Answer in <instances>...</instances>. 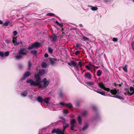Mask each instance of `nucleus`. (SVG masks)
I'll list each match as a JSON object with an SVG mask.
<instances>
[{
  "label": "nucleus",
  "instance_id": "1",
  "mask_svg": "<svg viewBox=\"0 0 134 134\" xmlns=\"http://www.w3.org/2000/svg\"><path fill=\"white\" fill-rule=\"evenodd\" d=\"M60 119L63 120V130H62L59 129H53L51 132L52 133H56L57 134H64L65 129L69 126V125L68 124L65 123L68 122V120H66L63 117H61Z\"/></svg>",
  "mask_w": 134,
  "mask_h": 134
},
{
  "label": "nucleus",
  "instance_id": "2",
  "mask_svg": "<svg viewBox=\"0 0 134 134\" xmlns=\"http://www.w3.org/2000/svg\"><path fill=\"white\" fill-rule=\"evenodd\" d=\"M35 78L36 81H35L32 79L27 80L26 82L28 83H30L31 86H41V79L39 75L37 74H36L35 76Z\"/></svg>",
  "mask_w": 134,
  "mask_h": 134
},
{
  "label": "nucleus",
  "instance_id": "3",
  "mask_svg": "<svg viewBox=\"0 0 134 134\" xmlns=\"http://www.w3.org/2000/svg\"><path fill=\"white\" fill-rule=\"evenodd\" d=\"M97 84L100 88L107 92H110L113 94H116L119 93L118 90L116 89L110 90L109 88L105 87L104 84L102 82H98Z\"/></svg>",
  "mask_w": 134,
  "mask_h": 134
},
{
  "label": "nucleus",
  "instance_id": "4",
  "mask_svg": "<svg viewBox=\"0 0 134 134\" xmlns=\"http://www.w3.org/2000/svg\"><path fill=\"white\" fill-rule=\"evenodd\" d=\"M68 64L70 66L71 65H72L74 67H75V69L77 70V71L79 70V66L80 68H81L82 66V64L81 62H78V64L77 65V63L73 61H71V63H68Z\"/></svg>",
  "mask_w": 134,
  "mask_h": 134
},
{
  "label": "nucleus",
  "instance_id": "5",
  "mask_svg": "<svg viewBox=\"0 0 134 134\" xmlns=\"http://www.w3.org/2000/svg\"><path fill=\"white\" fill-rule=\"evenodd\" d=\"M43 85L41 84V86H37L40 88H45L48 86L49 83V80H47L46 78H44L42 80Z\"/></svg>",
  "mask_w": 134,
  "mask_h": 134
},
{
  "label": "nucleus",
  "instance_id": "6",
  "mask_svg": "<svg viewBox=\"0 0 134 134\" xmlns=\"http://www.w3.org/2000/svg\"><path fill=\"white\" fill-rule=\"evenodd\" d=\"M70 124L71 125V129L72 130H74V128L76 127V122L74 119H72L70 121Z\"/></svg>",
  "mask_w": 134,
  "mask_h": 134
},
{
  "label": "nucleus",
  "instance_id": "7",
  "mask_svg": "<svg viewBox=\"0 0 134 134\" xmlns=\"http://www.w3.org/2000/svg\"><path fill=\"white\" fill-rule=\"evenodd\" d=\"M84 77L88 80H91L92 79V75L89 72H86L85 73Z\"/></svg>",
  "mask_w": 134,
  "mask_h": 134
},
{
  "label": "nucleus",
  "instance_id": "8",
  "mask_svg": "<svg viewBox=\"0 0 134 134\" xmlns=\"http://www.w3.org/2000/svg\"><path fill=\"white\" fill-rule=\"evenodd\" d=\"M51 41L53 42H55L57 39V37L54 35H53L51 37H50Z\"/></svg>",
  "mask_w": 134,
  "mask_h": 134
},
{
  "label": "nucleus",
  "instance_id": "9",
  "mask_svg": "<svg viewBox=\"0 0 134 134\" xmlns=\"http://www.w3.org/2000/svg\"><path fill=\"white\" fill-rule=\"evenodd\" d=\"M30 75V73L29 71H27L25 73L24 75V77L21 79V80H25L26 78L28 77Z\"/></svg>",
  "mask_w": 134,
  "mask_h": 134
},
{
  "label": "nucleus",
  "instance_id": "10",
  "mask_svg": "<svg viewBox=\"0 0 134 134\" xmlns=\"http://www.w3.org/2000/svg\"><path fill=\"white\" fill-rule=\"evenodd\" d=\"M26 50L25 48H23L21 49L19 51V53L24 55H26V54L27 53L26 52H24L25 51H26Z\"/></svg>",
  "mask_w": 134,
  "mask_h": 134
},
{
  "label": "nucleus",
  "instance_id": "11",
  "mask_svg": "<svg viewBox=\"0 0 134 134\" xmlns=\"http://www.w3.org/2000/svg\"><path fill=\"white\" fill-rule=\"evenodd\" d=\"M37 100L40 103L43 102V99L40 96H38L36 98Z\"/></svg>",
  "mask_w": 134,
  "mask_h": 134
},
{
  "label": "nucleus",
  "instance_id": "12",
  "mask_svg": "<svg viewBox=\"0 0 134 134\" xmlns=\"http://www.w3.org/2000/svg\"><path fill=\"white\" fill-rule=\"evenodd\" d=\"M17 37H14L13 38V40L12 42L14 44V45H19V43H17L16 40Z\"/></svg>",
  "mask_w": 134,
  "mask_h": 134
},
{
  "label": "nucleus",
  "instance_id": "13",
  "mask_svg": "<svg viewBox=\"0 0 134 134\" xmlns=\"http://www.w3.org/2000/svg\"><path fill=\"white\" fill-rule=\"evenodd\" d=\"M81 40L84 41H89V39L88 38L84 36H82Z\"/></svg>",
  "mask_w": 134,
  "mask_h": 134
},
{
  "label": "nucleus",
  "instance_id": "14",
  "mask_svg": "<svg viewBox=\"0 0 134 134\" xmlns=\"http://www.w3.org/2000/svg\"><path fill=\"white\" fill-rule=\"evenodd\" d=\"M56 60L55 59L52 58L50 60V63L51 65H53L55 63V61H56Z\"/></svg>",
  "mask_w": 134,
  "mask_h": 134
},
{
  "label": "nucleus",
  "instance_id": "15",
  "mask_svg": "<svg viewBox=\"0 0 134 134\" xmlns=\"http://www.w3.org/2000/svg\"><path fill=\"white\" fill-rule=\"evenodd\" d=\"M34 47L39 48L40 46V44L39 43L36 42L33 44Z\"/></svg>",
  "mask_w": 134,
  "mask_h": 134
},
{
  "label": "nucleus",
  "instance_id": "16",
  "mask_svg": "<svg viewBox=\"0 0 134 134\" xmlns=\"http://www.w3.org/2000/svg\"><path fill=\"white\" fill-rule=\"evenodd\" d=\"M94 66V65H86L85 67L88 70H90L91 68H92Z\"/></svg>",
  "mask_w": 134,
  "mask_h": 134
},
{
  "label": "nucleus",
  "instance_id": "17",
  "mask_svg": "<svg viewBox=\"0 0 134 134\" xmlns=\"http://www.w3.org/2000/svg\"><path fill=\"white\" fill-rule=\"evenodd\" d=\"M45 72L44 70H42L39 71V74L40 76H42L45 73Z\"/></svg>",
  "mask_w": 134,
  "mask_h": 134
},
{
  "label": "nucleus",
  "instance_id": "18",
  "mask_svg": "<svg viewBox=\"0 0 134 134\" xmlns=\"http://www.w3.org/2000/svg\"><path fill=\"white\" fill-rule=\"evenodd\" d=\"M88 7H91V9L92 10L95 11L98 9V8L96 7H94L92 6L89 5Z\"/></svg>",
  "mask_w": 134,
  "mask_h": 134
},
{
  "label": "nucleus",
  "instance_id": "19",
  "mask_svg": "<svg viewBox=\"0 0 134 134\" xmlns=\"http://www.w3.org/2000/svg\"><path fill=\"white\" fill-rule=\"evenodd\" d=\"M27 90L23 92L21 94V95L23 97H25L27 96Z\"/></svg>",
  "mask_w": 134,
  "mask_h": 134
},
{
  "label": "nucleus",
  "instance_id": "20",
  "mask_svg": "<svg viewBox=\"0 0 134 134\" xmlns=\"http://www.w3.org/2000/svg\"><path fill=\"white\" fill-rule=\"evenodd\" d=\"M50 99V98L49 97H48L47 98H46L43 99V101H44V102L46 103L47 104H48L49 101Z\"/></svg>",
  "mask_w": 134,
  "mask_h": 134
},
{
  "label": "nucleus",
  "instance_id": "21",
  "mask_svg": "<svg viewBox=\"0 0 134 134\" xmlns=\"http://www.w3.org/2000/svg\"><path fill=\"white\" fill-rule=\"evenodd\" d=\"M102 73V72L101 70H98L97 72V76H100L101 75Z\"/></svg>",
  "mask_w": 134,
  "mask_h": 134
},
{
  "label": "nucleus",
  "instance_id": "22",
  "mask_svg": "<svg viewBox=\"0 0 134 134\" xmlns=\"http://www.w3.org/2000/svg\"><path fill=\"white\" fill-rule=\"evenodd\" d=\"M130 90L131 92H132L131 95L134 94V88L131 86L130 87Z\"/></svg>",
  "mask_w": 134,
  "mask_h": 134
},
{
  "label": "nucleus",
  "instance_id": "23",
  "mask_svg": "<svg viewBox=\"0 0 134 134\" xmlns=\"http://www.w3.org/2000/svg\"><path fill=\"white\" fill-rule=\"evenodd\" d=\"M78 120L79 124L81 125V118L80 116H79L78 118Z\"/></svg>",
  "mask_w": 134,
  "mask_h": 134
},
{
  "label": "nucleus",
  "instance_id": "24",
  "mask_svg": "<svg viewBox=\"0 0 134 134\" xmlns=\"http://www.w3.org/2000/svg\"><path fill=\"white\" fill-rule=\"evenodd\" d=\"M41 65L42 67L43 68H46L47 66V64L44 62H43Z\"/></svg>",
  "mask_w": 134,
  "mask_h": 134
},
{
  "label": "nucleus",
  "instance_id": "25",
  "mask_svg": "<svg viewBox=\"0 0 134 134\" xmlns=\"http://www.w3.org/2000/svg\"><path fill=\"white\" fill-rule=\"evenodd\" d=\"M116 97L117 98H119L120 99H123V98L122 96L116 95H115L113 97Z\"/></svg>",
  "mask_w": 134,
  "mask_h": 134
},
{
  "label": "nucleus",
  "instance_id": "26",
  "mask_svg": "<svg viewBox=\"0 0 134 134\" xmlns=\"http://www.w3.org/2000/svg\"><path fill=\"white\" fill-rule=\"evenodd\" d=\"M86 83L88 85L91 86H93L94 83L92 82L87 81Z\"/></svg>",
  "mask_w": 134,
  "mask_h": 134
},
{
  "label": "nucleus",
  "instance_id": "27",
  "mask_svg": "<svg viewBox=\"0 0 134 134\" xmlns=\"http://www.w3.org/2000/svg\"><path fill=\"white\" fill-rule=\"evenodd\" d=\"M10 22L9 21H7L3 23V25L4 26H7L9 25Z\"/></svg>",
  "mask_w": 134,
  "mask_h": 134
},
{
  "label": "nucleus",
  "instance_id": "28",
  "mask_svg": "<svg viewBox=\"0 0 134 134\" xmlns=\"http://www.w3.org/2000/svg\"><path fill=\"white\" fill-rule=\"evenodd\" d=\"M64 114H67L69 112L68 110L66 109H64L63 110Z\"/></svg>",
  "mask_w": 134,
  "mask_h": 134
},
{
  "label": "nucleus",
  "instance_id": "29",
  "mask_svg": "<svg viewBox=\"0 0 134 134\" xmlns=\"http://www.w3.org/2000/svg\"><path fill=\"white\" fill-rule=\"evenodd\" d=\"M22 56L20 55H17L15 56V58L17 59H19L21 58Z\"/></svg>",
  "mask_w": 134,
  "mask_h": 134
},
{
  "label": "nucleus",
  "instance_id": "30",
  "mask_svg": "<svg viewBox=\"0 0 134 134\" xmlns=\"http://www.w3.org/2000/svg\"><path fill=\"white\" fill-rule=\"evenodd\" d=\"M123 69L126 72L127 71V65H126L124 66L123 68Z\"/></svg>",
  "mask_w": 134,
  "mask_h": 134
},
{
  "label": "nucleus",
  "instance_id": "31",
  "mask_svg": "<svg viewBox=\"0 0 134 134\" xmlns=\"http://www.w3.org/2000/svg\"><path fill=\"white\" fill-rule=\"evenodd\" d=\"M65 105L69 108H71L72 107V105L70 103L66 104Z\"/></svg>",
  "mask_w": 134,
  "mask_h": 134
},
{
  "label": "nucleus",
  "instance_id": "32",
  "mask_svg": "<svg viewBox=\"0 0 134 134\" xmlns=\"http://www.w3.org/2000/svg\"><path fill=\"white\" fill-rule=\"evenodd\" d=\"M31 53L33 54L34 55H36L37 52V51H36L35 50H33L31 51Z\"/></svg>",
  "mask_w": 134,
  "mask_h": 134
},
{
  "label": "nucleus",
  "instance_id": "33",
  "mask_svg": "<svg viewBox=\"0 0 134 134\" xmlns=\"http://www.w3.org/2000/svg\"><path fill=\"white\" fill-rule=\"evenodd\" d=\"M93 90L94 91L97 92V93L100 94L101 92L100 91L99 89H93Z\"/></svg>",
  "mask_w": 134,
  "mask_h": 134
},
{
  "label": "nucleus",
  "instance_id": "34",
  "mask_svg": "<svg viewBox=\"0 0 134 134\" xmlns=\"http://www.w3.org/2000/svg\"><path fill=\"white\" fill-rule=\"evenodd\" d=\"M31 66V64L30 61H28V70H30V68Z\"/></svg>",
  "mask_w": 134,
  "mask_h": 134
},
{
  "label": "nucleus",
  "instance_id": "35",
  "mask_svg": "<svg viewBox=\"0 0 134 134\" xmlns=\"http://www.w3.org/2000/svg\"><path fill=\"white\" fill-rule=\"evenodd\" d=\"M34 45L33 44L31 45V46H29V47L28 48V49L29 50H31L34 48Z\"/></svg>",
  "mask_w": 134,
  "mask_h": 134
},
{
  "label": "nucleus",
  "instance_id": "36",
  "mask_svg": "<svg viewBox=\"0 0 134 134\" xmlns=\"http://www.w3.org/2000/svg\"><path fill=\"white\" fill-rule=\"evenodd\" d=\"M48 50L49 52L51 53H52L53 52V49L51 48H49Z\"/></svg>",
  "mask_w": 134,
  "mask_h": 134
},
{
  "label": "nucleus",
  "instance_id": "37",
  "mask_svg": "<svg viewBox=\"0 0 134 134\" xmlns=\"http://www.w3.org/2000/svg\"><path fill=\"white\" fill-rule=\"evenodd\" d=\"M57 107V106L56 105H55L54 106H53L52 107V109H51V110H57V109H56L55 108H56V107Z\"/></svg>",
  "mask_w": 134,
  "mask_h": 134
},
{
  "label": "nucleus",
  "instance_id": "38",
  "mask_svg": "<svg viewBox=\"0 0 134 134\" xmlns=\"http://www.w3.org/2000/svg\"><path fill=\"white\" fill-rule=\"evenodd\" d=\"M88 126L87 124H86L82 128V130L84 131L88 127Z\"/></svg>",
  "mask_w": 134,
  "mask_h": 134
},
{
  "label": "nucleus",
  "instance_id": "39",
  "mask_svg": "<svg viewBox=\"0 0 134 134\" xmlns=\"http://www.w3.org/2000/svg\"><path fill=\"white\" fill-rule=\"evenodd\" d=\"M4 55L5 56H8L9 55V52L8 51L5 52L4 54Z\"/></svg>",
  "mask_w": 134,
  "mask_h": 134
},
{
  "label": "nucleus",
  "instance_id": "40",
  "mask_svg": "<svg viewBox=\"0 0 134 134\" xmlns=\"http://www.w3.org/2000/svg\"><path fill=\"white\" fill-rule=\"evenodd\" d=\"M55 15L52 13H48L46 15L47 16H53L54 15Z\"/></svg>",
  "mask_w": 134,
  "mask_h": 134
},
{
  "label": "nucleus",
  "instance_id": "41",
  "mask_svg": "<svg viewBox=\"0 0 134 134\" xmlns=\"http://www.w3.org/2000/svg\"><path fill=\"white\" fill-rule=\"evenodd\" d=\"M131 45L132 46V49L133 51H134V41L132 42Z\"/></svg>",
  "mask_w": 134,
  "mask_h": 134
},
{
  "label": "nucleus",
  "instance_id": "42",
  "mask_svg": "<svg viewBox=\"0 0 134 134\" xmlns=\"http://www.w3.org/2000/svg\"><path fill=\"white\" fill-rule=\"evenodd\" d=\"M17 32L16 31H14L13 32V35L14 36H16L17 35Z\"/></svg>",
  "mask_w": 134,
  "mask_h": 134
},
{
  "label": "nucleus",
  "instance_id": "43",
  "mask_svg": "<svg viewBox=\"0 0 134 134\" xmlns=\"http://www.w3.org/2000/svg\"><path fill=\"white\" fill-rule=\"evenodd\" d=\"M0 56L2 57H3L4 56V54L3 53L0 52Z\"/></svg>",
  "mask_w": 134,
  "mask_h": 134
},
{
  "label": "nucleus",
  "instance_id": "44",
  "mask_svg": "<svg viewBox=\"0 0 134 134\" xmlns=\"http://www.w3.org/2000/svg\"><path fill=\"white\" fill-rule=\"evenodd\" d=\"M113 41H114L116 42L118 41V39L116 38H114L113 39Z\"/></svg>",
  "mask_w": 134,
  "mask_h": 134
},
{
  "label": "nucleus",
  "instance_id": "45",
  "mask_svg": "<svg viewBox=\"0 0 134 134\" xmlns=\"http://www.w3.org/2000/svg\"><path fill=\"white\" fill-rule=\"evenodd\" d=\"M81 46V45L80 44H77L76 45V47L78 48Z\"/></svg>",
  "mask_w": 134,
  "mask_h": 134
},
{
  "label": "nucleus",
  "instance_id": "46",
  "mask_svg": "<svg viewBox=\"0 0 134 134\" xmlns=\"http://www.w3.org/2000/svg\"><path fill=\"white\" fill-rule=\"evenodd\" d=\"M86 112L85 111H84L83 113L82 114V116H85V115H86Z\"/></svg>",
  "mask_w": 134,
  "mask_h": 134
},
{
  "label": "nucleus",
  "instance_id": "47",
  "mask_svg": "<svg viewBox=\"0 0 134 134\" xmlns=\"http://www.w3.org/2000/svg\"><path fill=\"white\" fill-rule=\"evenodd\" d=\"M5 42L7 43H10L11 42H10V41H9V40H6L5 41Z\"/></svg>",
  "mask_w": 134,
  "mask_h": 134
},
{
  "label": "nucleus",
  "instance_id": "48",
  "mask_svg": "<svg viewBox=\"0 0 134 134\" xmlns=\"http://www.w3.org/2000/svg\"><path fill=\"white\" fill-rule=\"evenodd\" d=\"M100 94H101V95H103V96H106L107 95H106L105 93H104L103 92H101L100 93Z\"/></svg>",
  "mask_w": 134,
  "mask_h": 134
},
{
  "label": "nucleus",
  "instance_id": "49",
  "mask_svg": "<svg viewBox=\"0 0 134 134\" xmlns=\"http://www.w3.org/2000/svg\"><path fill=\"white\" fill-rule=\"evenodd\" d=\"M48 54L47 53H45L44 55V56L45 57H48Z\"/></svg>",
  "mask_w": 134,
  "mask_h": 134
},
{
  "label": "nucleus",
  "instance_id": "50",
  "mask_svg": "<svg viewBox=\"0 0 134 134\" xmlns=\"http://www.w3.org/2000/svg\"><path fill=\"white\" fill-rule=\"evenodd\" d=\"M79 53V51H77L75 52V54L76 55L78 54Z\"/></svg>",
  "mask_w": 134,
  "mask_h": 134
},
{
  "label": "nucleus",
  "instance_id": "51",
  "mask_svg": "<svg viewBox=\"0 0 134 134\" xmlns=\"http://www.w3.org/2000/svg\"><path fill=\"white\" fill-rule=\"evenodd\" d=\"M60 104L62 105H64L65 104H64V103L63 102H60Z\"/></svg>",
  "mask_w": 134,
  "mask_h": 134
},
{
  "label": "nucleus",
  "instance_id": "52",
  "mask_svg": "<svg viewBox=\"0 0 134 134\" xmlns=\"http://www.w3.org/2000/svg\"><path fill=\"white\" fill-rule=\"evenodd\" d=\"M58 24L60 26H63V25L61 23H59V24Z\"/></svg>",
  "mask_w": 134,
  "mask_h": 134
},
{
  "label": "nucleus",
  "instance_id": "53",
  "mask_svg": "<svg viewBox=\"0 0 134 134\" xmlns=\"http://www.w3.org/2000/svg\"><path fill=\"white\" fill-rule=\"evenodd\" d=\"M22 66L21 65H19V67L20 69H21L22 68Z\"/></svg>",
  "mask_w": 134,
  "mask_h": 134
},
{
  "label": "nucleus",
  "instance_id": "54",
  "mask_svg": "<svg viewBox=\"0 0 134 134\" xmlns=\"http://www.w3.org/2000/svg\"><path fill=\"white\" fill-rule=\"evenodd\" d=\"M92 108L93 109H94V110H96V108L95 106H93L92 107Z\"/></svg>",
  "mask_w": 134,
  "mask_h": 134
},
{
  "label": "nucleus",
  "instance_id": "55",
  "mask_svg": "<svg viewBox=\"0 0 134 134\" xmlns=\"http://www.w3.org/2000/svg\"><path fill=\"white\" fill-rule=\"evenodd\" d=\"M17 43H19V44H21L22 43V42L21 41H20V42H19L18 43L17 42Z\"/></svg>",
  "mask_w": 134,
  "mask_h": 134
},
{
  "label": "nucleus",
  "instance_id": "56",
  "mask_svg": "<svg viewBox=\"0 0 134 134\" xmlns=\"http://www.w3.org/2000/svg\"><path fill=\"white\" fill-rule=\"evenodd\" d=\"M3 22L1 20H0V24H3Z\"/></svg>",
  "mask_w": 134,
  "mask_h": 134
},
{
  "label": "nucleus",
  "instance_id": "57",
  "mask_svg": "<svg viewBox=\"0 0 134 134\" xmlns=\"http://www.w3.org/2000/svg\"><path fill=\"white\" fill-rule=\"evenodd\" d=\"M93 87H91V88H89L91 90H92L93 89Z\"/></svg>",
  "mask_w": 134,
  "mask_h": 134
},
{
  "label": "nucleus",
  "instance_id": "58",
  "mask_svg": "<svg viewBox=\"0 0 134 134\" xmlns=\"http://www.w3.org/2000/svg\"><path fill=\"white\" fill-rule=\"evenodd\" d=\"M56 23L58 24H59V23L58 22V21L57 20L56 21Z\"/></svg>",
  "mask_w": 134,
  "mask_h": 134
},
{
  "label": "nucleus",
  "instance_id": "59",
  "mask_svg": "<svg viewBox=\"0 0 134 134\" xmlns=\"http://www.w3.org/2000/svg\"><path fill=\"white\" fill-rule=\"evenodd\" d=\"M60 96H61H61H62V93H60Z\"/></svg>",
  "mask_w": 134,
  "mask_h": 134
},
{
  "label": "nucleus",
  "instance_id": "60",
  "mask_svg": "<svg viewBox=\"0 0 134 134\" xmlns=\"http://www.w3.org/2000/svg\"><path fill=\"white\" fill-rule=\"evenodd\" d=\"M87 35V36H90V34H87V35Z\"/></svg>",
  "mask_w": 134,
  "mask_h": 134
},
{
  "label": "nucleus",
  "instance_id": "61",
  "mask_svg": "<svg viewBox=\"0 0 134 134\" xmlns=\"http://www.w3.org/2000/svg\"><path fill=\"white\" fill-rule=\"evenodd\" d=\"M79 26H80V27H81V26H82V25L81 24H80V25H79Z\"/></svg>",
  "mask_w": 134,
  "mask_h": 134
},
{
  "label": "nucleus",
  "instance_id": "62",
  "mask_svg": "<svg viewBox=\"0 0 134 134\" xmlns=\"http://www.w3.org/2000/svg\"><path fill=\"white\" fill-rule=\"evenodd\" d=\"M133 82L134 83V80L133 81Z\"/></svg>",
  "mask_w": 134,
  "mask_h": 134
},
{
  "label": "nucleus",
  "instance_id": "63",
  "mask_svg": "<svg viewBox=\"0 0 134 134\" xmlns=\"http://www.w3.org/2000/svg\"><path fill=\"white\" fill-rule=\"evenodd\" d=\"M133 1L134 2V0H133Z\"/></svg>",
  "mask_w": 134,
  "mask_h": 134
}]
</instances>
